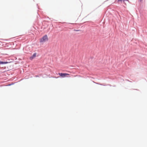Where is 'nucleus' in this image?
Returning <instances> with one entry per match:
<instances>
[{"mask_svg":"<svg viewBox=\"0 0 147 147\" xmlns=\"http://www.w3.org/2000/svg\"><path fill=\"white\" fill-rule=\"evenodd\" d=\"M48 40V38L47 36V35H45L43 37L40 39V42H44L47 41Z\"/></svg>","mask_w":147,"mask_h":147,"instance_id":"f257e3e1","label":"nucleus"},{"mask_svg":"<svg viewBox=\"0 0 147 147\" xmlns=\"http://www.w3.org/2000/svg\"><path fill=\"white\" fill-rule=\"evenodd\" d=\"M59 75L62 77H65L67 75H69V74L67 73H59Z\"/></svg>","mask_w":147,"mask_h":147,"instance_id":"f03ea898","label":"nucleus"},{"mask_svg":"<svg viewBox=\"0 0 147 147\" xmlns=\"http://www.w3.org/2000/svg\"><path fill=\"white\" fill-rule=\"evenodd\" d=\"M36 54L34 53L33 54L32 56L30 58V59L31 60H32L33 59L34 57H36Z\"/></svg>","mask_w":147,"mask_h":147,"instance_id":"7ed1b4c3","label":"nucleus"},{"mask_svg":"<svg viewBox=\"0 0 147 147\" xmlns=\"http://www.w3.org/2000/svg\"><path fill=\"white\" fill-rule=\"evenodd\" d=\"M7 63H8V62H3V61H0V64H7Z\"/></svg>","mask_w":147,"mask_h":147,"instance_id":"20e7f679","label":"nucleus"},{"mask_svg":"<svg viewBox=\"0 0 147 147\" xmlns=\"http://www.w3.org/2000/svg\"><path fill=\"white\" fill-rule=\"evenodd\" d=\"M118 1H123V2L124 3L125 1H128V0H117Z\"/></svg>","mask_w":147,"mask_h":147,"instance_id":"39448f33","label":"nucleus"},{"mask_svg":"<svg viewBox=\"0 0 147 147\" xmlns=\"http://www.w3.org/2000/svg\"><path fill=\"white\" fill-rule=\"evenodd\" d=\"M140 1H141L142 0H139Z\"/></svg>","mask_w":147,"mask_h":147,"instance_id":"423d86ee","label":"nucleus"}]
</instances>
